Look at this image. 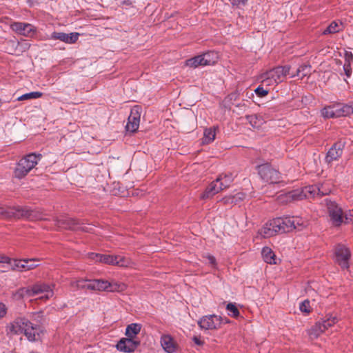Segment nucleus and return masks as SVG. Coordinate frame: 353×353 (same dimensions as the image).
Returning a JSON list of instances; mask_svg holds the SVG:
<instances>
[{"label": "nucleus", "mask_w": 353, "mask_h": 353, "mask_svg": "<svg viewBox=\"0 0 353 353\" xmlns=\"http://www.w3.org/2000/svg\"><path fill=\"white\" fill-rule=\"evenodd\" d=\"M20 296H40L41 299H48L54 294L52 286L46 283H36L30 288H21L18 291Z\"/></svg>", "instance_id": "20e7f679"}, {"label": "nucleus", "mask_w": 353, "mask_h": 353, "mask_svg": "<svg viewBox=\"0 0 353 353\" xmlns=\"http://www.w3.org/2000/svg\"><path fill=\"white\" fill-rule=\"evenodd\" d=\"M185 65L188 67L192 68H196L199 66H205L202 55L196 56L193 58L186 60Z\"/></svg>", "instance_id": "473e14b6"}, {"label": "nucleus", "mask_w": 353, "mask_h": 353, "mask_svg": "<svg viewBox=\"0 0 353 353\" xmlns=\"http://www.w3.org/2000/svg\"><path fill=\"white\" fill-rule=\"evenodd\" d=\"M342 24L336 21L332 22L328 27L323 31V34H333L339 32L341 30Z\"/></svg>", "instance_id": "f704fd0d"}, {"label": "nucleus", "mask_w": 353, "mask_h": 353, "mask_svg": "<svg viewBox=\"0 0 353 353\" xmlns=\"http://www.w3.org/2000/svg\"><path fill=\"white\" fill-rule=\"evenodd\" d=\"M262 257L265 262L269 264H276V259L274 252L268 247L263 248L261 252Z\"/></svg>", "instance_id": "393cba45"}, {"label": "nucleus", "mask_w": 353, "mask_h": 353, "mask_svg": "<svg viewBox=\"0 0 353 353\" xmlns=\"http://www.w3.org/2000/svg\"><path fill=\"white\" fill-rule=\"evenodd\" d=\"M99 262L104 264L117 265L123 268L130 267L132 264L131 260L124 256L101 254L100 256Z\"/></svg>", "instance_id": "9b49d317"}, {"label": "nucleus", "mask_w": 353, "mask_h": 353, "mask_svg": "<svg viewBox=\"0 0 353 353\" xmlns=\"http://www.w3.org/2000/svg\"><path fill=\"white\" fill-rule=\"evenodd\" d=\"M30 320L25 316H18L6 325L8 336H13L23 334L26 327L29 325Z\"/></svg>", "instance_id": "6e6552de"}, {"label": "nucleus", "mask_w": 353, "mask_h": 353, "mask_svg": "<svg viewBox=\"0 0 353 353\" xmlns=\"http://www.w3.org/2000/svg\"><path fill=\"white\" fill-rule=\"evenodd\" d=\"M325 202L332 224L335 226L341 225L345 217L342 208L334 201L325 199Z\"/></svg>", "instance_id": "1a4fd4ad"}, {"label": "nucleus", "mask_w": 353, "mask_h": 353, "mask_svg": "<svg viewBox=\"0 0 353 353\" xmlns=\"http://www.w3.org/2000/svg\"><path fill=\"white\" fill-rule=\"evenodd\" d=\"M202 55L205 65L214 64L218 60V54L214 52H208Z\"/></svg>", "instance_id": "72a5a7b5"}, {"label": "nucleus", "mask_w": 353, "mask_h": 353, "mask_svg": "<svg viewBox=\"0 0 353 353\" xmlns=\"http://www.w3.org/2000/svg\"><path fill=\"white\" fill-rule=\"evenodd\" d=\"M274 221L279 233L288 232L293 230L291 216L278 217L274 219Z\"/></svg>", "instance_id": "aec40b11"}, {"label": "nucleus", "mask_w": 353, "mask_h": 353, "mask_svg": "<svg viewBox=\"0 0 353 353\" xmlns=\"http://www.w3.org/2000/svg\"><path fill=\"white\" fill-rule=\"evenodd\" d=\"M0 216L5 218H10L11 216H15V214L12 209L5 208L0 206Z\"/></svg>", "instance_id": "a19ab883"}, {"label": "nucleus", "mask_w": 353, "mask_h": 353, "mask_svg": "<svg viewBox=\"0 0 353 353\" xmlns=\"http://www.w3.org/2000/svg\"><path fill=\"white\" fill-rule=\"evenodd\" d=\"M203 257L206 258L208 261V263L213 268H216V259L214 256L208 254L207 255L204 256Z\"/></svg>", "instance_id": "a18cd8bd"}, {"label": "nucleus", "mask_w": 353, "mask_h": 353, "mask_svg": "<svg viewBox=\"0 0 353 353\" xmlns=\"http://www.w3.org/2000/svg\"><path fill=\"white\" fill-rule=\"evenodd\" d=\"M328 190H323V185H314L306 186L302 189H296L279 195L281 202H291L293 201L302 200L305 198L314 197L327 194Z\"/></svg>", "instance_id": "f03ea898"}, {"label": "nucleus", "mask_w": 353, "mask_h": 353, "mask_svg": "<svg viewBox=\"0 0 353 353\" xmlns=\"http://www.w3.org/2000/svg\"><path fill=\"white\" fill-rule=\"evenodd\" d=\"M12 259L8 258L5 255H0V263H7L11 267V262Z\"/></svg>", "instance_id": "09e8293b"}, {"label": "nucleus", "mask_w": 353, "mask_h": 353, "mask_svg": "<svg viewBox=\"0 0 353 353\" xmlns=\"http://www.w3.org/2000/svg\"><path fill=\"white\" fill-rule=\"evenodd\" d=\"M345 219L351 222H353V209L349 210V212L347 214H345Z\"/></svg>", "instance_id": "864d4df0"}, {"label": "nucleus", "mask_w": 353, "mask_h": 353, "mask_svg": "<svg viewBox=\"0 0 353 353\" xmlns=\"http://www.w3.org/2000/svg\"><path fill=\"white\" fill-rule=\"evenodd\" d=\"M226 310L228 312V315L232 317L236 318L239 315V311L234 303H228L226 306Z\"/></svg>", "instance_id": "4c0bfd02"}, {"label": "nucleus", "mask_w": 353, "mask_h": 353, "mask_svg": "<svg viewBox=\"0 0 353 353\" xmlns=\"http://www.w3.org/2000/svg\"><path fill=\"white\" fill-rule=\"evenodd\" d=\"M248 0H232V4L236 6H245Z\"/></svg>", "instance_id": "3c124183"}, {"label": "nucleus", "mask_w": 353, "mask_h": 353, "mask_svg": "<svg viewBox=\"0 0 353 353\" xmlns=\"http://www.w3.org/2000/svg\"><path fill=\"white\" fill-rule=\"evenodd\" d=\"M140 344L139 341H136L131 338H123L117 344L116 347L118 350L123 352H134Z\"/></svg>", "instance_id": "f3484780"}, {"label": "nucleus", "mask_w": 353, "mask_h": 353, "mask_svg": "<svg viewBox=\"0 0 353 353\" xmlns=\"http://www.w3.org/2000/svg\"><path fill=\"white\" fill-rule=\"evenodd\" d=\"M140 110L141 108L137 105L132 108L130 114L128 117L127 125L125 126L127 131L134 132L138 130L141 117Z\"/></svg>", "instance_id": "2eb2a0df"}, {"label": "nucleus", "mask_w": 353, "mask_h": 353, "mask_svg": "<svg viewBox=\"0 0 353 353\" xmlns=\"http://www.w3.org/2000/svg\"><path fill=\"white\" fill-rule=\"evenodd\" d=\"M338 321L339 319L336 315H333L332 314H327L323 319L319 321V323L321 328L325 332L330 327L334 325Z\"/></svg>", "instance_id": "b1692460"}, {"label": "nucleus", "mask_w": 353, "mask_h": 353, "mask_svg": "<svg viewBox=\"0 0 353 353\" xmlns=\"http://www.w3.org/2000/svg\"><path fill=\"white\" fill-rule=\"evenodd\" d=\"M56 225L59 228L69 229V230H78L83 228L79 226L77 221L72 218L67 216H61L54 220Z\"/></svg>", "instance_id": "a211bd4d"}, {"label": "nucleus", "mask_w": 353, "mask_h": 353, "mask_svg": "<svg viewBox=\"0 0 353 353\" xmlns=\"http://www.w3.org/2000/svg\"><path fill=\"white\" fill-rule=\"evenodd\" d=\"M343 144L342 143H335L327 152L326 161L330 163L337 160L343 154Z\"/></svg>", "instance_id": "412c9836"}, {"label": "nucleus", "mask_w": 353, "mask_h": 353, "mask_svg": "<svg viewBox=\"0 0 353 353\" xmlns=\"http://www.w3.org/2000/svg\"><path fill=\"white\" fill-rule=\"evenodd\" d=\"M232 197L234 199V205H236L245 199V194L242 192H239L235 194L232 195Z\"/></svg>", "instance_id": "37998d69"}, {"label": "nucleus", "mask_w": 353, "mask_h": 353, "mask_svg": "<svg viewBox=\"0 0 353 353\" xmlns=\"http://www.w3.org/2000/svg\"><path fill=\"white\" fill-rule=\"evenodd\" d=\"M39 261V260L37 258L27 259V263H28L27 270H28V271L32 270V269L37 268V266H39V264L37 263V262H38Z\"/></svg>", "instance_id": "79ce46f5"}, {"label": "nucleus", "mask_w": 353, "mask_h": 353, "mask_svg": "<svg viewBox=\"0 0 353 353\" xmlns=\"http://www.w3.org/2000/svg\"><path fill=\"white\" fill-rule=\"evenodd\" d=\"M10 27L13 31L25 37H33L36 32L35 27L30 23L14 22Z\"/></svg>", "instance_id": "dca6fc26"}, {"label": "nucleus", "mask_w": 353, "mask_h": 353, "mask_svg": "<svg viewBox=\"0 0 353 353\" xmlns=\"http://www.w3.org/2000/svg\"><path fill=\"white\" fill-rule=\"evenodd\" d=\"M234 176L232 174H225L220 175L216 181L223 190L228 188L232 183Z\"/></svg>", "instance_id": "bb28decb"}, {"label": "nucleus", "mask_w": 353, "mask_h": 353, "mask_svg": "<svg viewBox=\"0 0 353 353\" xmlns=\"http://www.w3.org/2000/svg\"><path fill=\"white\" fill-rule=\"evenodd\" d=\"M27 259H12L10 268L20 272L28 271Z\"/></svg>", "instance_id": "c85d7f7f"}, {"label": "nucleus", "mask_w": 353, "mask_h": 353, "mask_svg": "<svg viewBox=\"0 0 353 353\" xmlns=\"http://www.w3.org/2000/svg\"><path fill=\"white\" fill-rule=\"evenodd\" d=\"M161 345L168 353H173L176 352L177 348V344L173 338L168 334H164L161 337Z\"/></svg>", "instance_id": "5701e85b"}, {"label": "nucleus", "mask_w": 353, "mask_h": 353, "mask_svg": "<svg viewBox=\"0 0 353 353\" xmlns=\"http://www.w3.org/2000/svg\"><path fill=\"white\" fill-rule=\"evenodd\" d=\"M43 93L41 92H32L29 93L24 94L17 98V101H25V100H31L34 99H39L41 97Z\"/></svg>", "instance_id": "c9c22d12"}, {"label": "nucleus", "mask_w": 353, "mask_h": 353, "mask_svg": "<svg viewBox=\"0 0 353 353\" xmlns=\"http://www.w3.org/2000/svg\"><path fill=\"white\" fill-rule=\"evenodd\" d=\"M323 332L324 331L321 328L319 321L307 330V334L310 338L312 340L317 339Z\"/></svg>", "instance_id": "2f4dec72"}, {"label": "nucleus", "mask_w": 353, "mask_h": 353, "mask_svg": "<svg viewBox=\"0 0 353 353\" xmlns=\"http://www.w3.org/2000/svg\"><path fill=\"white\" fill-rule=\"evenodd\" d=\"M293 230H301L308 225V221L300 216H291Z\"/></svg>", "instance_id": "cd10ccee"}, {"label": "nucleus", "mask_w": 353, "mask_h": 353, "mask_svg": "<svg viewBox=\"0 0 353 353\" xmlns=\"http://www.w3.org/2000/svg\"><path fill=\"white\" fill-rule=\"evenodd\" d=\"M45 333L44 330L39 325L32 323L30 321L26 327L23 335L30 342L41 341Z\"/></svg>", "instance_id": "f8f14e48"}, {"label": "nucleus", "mask_w": 353, "mask_h": 353, "mask_svg": "<svg viewBox=\"0 0 353 353\" xmlns=\"http://www.w3.org/2000/svg\"><path fill=\"white\" fill-rule=\"evenodd\" d=\"M41 158V154L31 153L21 159L17 163L14 170V176L21 179L35 167Z\"/></svg>", "instance_id": "39448f33"}, {"label": "nucleus", "mask_w": 353, "mask_h": 353, "mask_svg": "<svg viewBox=\"0 0 353 353\" xmlns=\"http://www.w3.org/2000/svg\"><path fill=\"white\" fill-rule=\"evenodd\" d=\"M274 219L268 221L259 231L258 235L262 238H270L279 233Z\"/></svg>", "instance_id": "6ab92c4d"}, {"label": "nucleus", "mask_w": 353, "mask_h": 353, "mask_svg": "<svg viewBox=\"0 0 353 353\" xmlns=\"http://www.w3.org/2000/svg\"><path fill=\"white\" fill-rule=\"evenodd\" d=\"M249 123L254 128H260L264 123V119L260 115L252 114L246 117Z\"/></svg>", "instance_id": "c756f323"}, {"label": "nucleus", "mask_w": 353, "mask_h": 353, "mask_svg": "<svg viewBox=\"0 0 353 353\" xmlns=\"http://www.w3.org/2000/svg\"><path fill=\"white\" fill-rule=\"evenodd\" d=\"M321 113L325 119L345 117L353 113V104H334L323 108Z\"/></svg>", "instance_id": "423d86ee"}, {"label": "nucleus", "mask_w": 353, "mask_h": 353, "mask_svg": "<svg viewBox=\"0 0 353 353\" xmlns=\"http://www.w3.org/2000/svg\"><path fill=\"white\" fill-rule=\"evenodd\" d=\"M350 250L344 245H339L335 248V259L343 269L349 268Z\"/></svg>", "instance_id": "4468645a"}, {"label": "nucleus", "mask_w": 353, "mask_h": 353, "mask_svg": "<svg viewBox=\"0 0 353 353\" xmlns=\"http://www.w3.org/2000/svg\"><path fill=\"white\" fill-rule=\"evenodd\" d=\"M299 310L301 312L308 314L312 311L310 301L308 300H304L299 304Z\"/></svg>", "instance_id": "58836bf2"}, {"label": "nucleus", "mask_w": 353, "mask_h": 353, "mask_svg": "<svg viewBox=\"0 0 353 353\" xmlns=\"http://www.w3.org/2000/svg\"><path fill=\"white\" fill-rule=\"evenodd\" d=\"M222 201L225 204L234 205V199L232 195H228L222 199Z\"/></svg>", "instance_id": "de8ad7c7"}, {"label": "nucleus", "mask_w": 353, "mask_h": 353, "mask_svg": "<svg viewBox=\"0 0 353 353\" xmlns=\"http://www.w3.org/2000/svg\"><path fill=\"white\" fill-rule=\"evenodd\" d=\"M310 72V66L307 65H301L297 69V76L303 78Z\"/></svg>", "instance_id": "ea45409f"}, {"label": "nucleus", "mask_w": 353, "mask_h": 353, "mask_svg": "<svg viewBox=\"0 0 353 353\" xmlns=\"http://www.w3.org/2000/svg\"><path fill=\"white\" fill-rule=\"evenodd\" d=\"M229 323L230 321L227 318H223L215 314L204 316L198 321L199 327L205 330H218L220 329L223 325Z\"/></svg>", "instance_id": "0eeeda50"}, {"label": "nucleus", "mask_w": 353, "mask_h": 353, "mask_svg": "<svg viewBox=\"0 0 353 353\" xmlns=\"http://www.w3.org/2000/svg\"><path fill=\"white\" fill-rule=\"evenodd\" d=\"M194 343L197 345H203L204 344V341L199 336H194L192 339Z\"/></svg>", "instance_id": "603ef678"}, {"label": "nucleus", "mask_w": 353, "mask_h": 353, "mask_svg": "<svg viewBox=\"0 0 353 353\" xmlns=\"http://www.w3.org/2000/svg\"><path fill=\"white\" fill-rule=\"evenodd\" d=\"M7 314V307L5 304L0 303V319L3 318Z\"/></svg>", "instance_id": "8fccbe9b"}, {"label": "nucleus", "mask_w": 353, "mask_h": 353, "mask_svg": "<svg viewBox=\"0 0 353 353\" xmlns=\"http://www.w3.org/2000/svg\"><path fill=\"white\" fill-rule=\"evenodd\" d=\"M223 190L216 179L212 181L205 190V191L200 195L201 199H211L214 195Z\"/></svg>", "instance_id": "4be33fe9"}, {"label": "nucleus", "mask_w": 353, "mask_h": 353, "mask_svg": "<svg viewBox=\"0 0 353 353\" xmlns=\"http://www.w3.org/2000/svg\"><path fill=\"white\" fill-rule=\"evenodd\" d=\"M80 34L78 32H70L69 34L61 32H53L47 35L48 40H59L67 44H73L77 41Z\"/></svg>", "instance_id": "ddd939ff"}, {"label": "nucleus", "mask_w": 353, "mask_h": 353, "mask_svg": "<svg viewBox=\"0 0 353 353\" xmlns=\"http://www.w3.org/2000/svg\"><path fill=\"white\" fill-rule=\"evenodd\" d=\"M350 59L351 60L352 59V55L350 57H349L348 59H346V62L345 63V64L343 65V69H344L345 73L346 76L348 77L351 74V67H350Z\"/></svg>", "instance_id": "c03bdc74"}, {"label": "nucleus", "mask_w": 353, "mask_h": 353, "mask_svg": "<svg viewBox=\"0 0 353 353\" xmlns=\"http://www.w3.org/2000/svg\"><path fill=\"white\" fill-rule=\"evenodd\" d=\"M290 66H279L262 73L259 79L265 87L273 88L284 81L289 73Z\"/></svg>", "instance_id": "7ed1b4c3"}, {"label": "nucleus", "mask_w": 353, "mask_h": 353, "mask_svg": "<svg viewBox=\"0 0 353 353\" xmlns=\"http://www.w3.org/2000/svg\"><path fill=\"white\" fill-rule=\"evenodd\" d=\"M71 287L75 289H88L97 291L123 292L126 285L122 283L109 282L105 280H83L79 279L71 282Z\"/></svg>", "instance_id": "f257e3e1"}, {"label": "nucleus", "mask_w": 353, "mask_h": 353, "mask_svg": "<svg viewBox=\"0 0 353 353\" xmlns=\"http://www.w3.org/2000/svg\"><path fill=\"white\" fill-rule=\"evenodd\" d=\"M141 330V324L131 323L128 325L125 329V335L127 337L134 339L135 336L140 332Z\"/></svg>", "instance_id": "a878e982"}, {"label": "nucleus", "mask_w": 353, "mask_h": 353, "mask_svg": "<svg viewBox=\"0 0 353 353\" xmlns=\"http://www.w3.org/2000/svg\"><path fill=\"white\" fill-rule=\"evenodd\" d=\"M216 127L206 128L204 130L203 132V143L205 144H208L210 143H212L216 136Z\"/></svg>", "instance_id": "7c9ffc66"}, {"label": "nucleus", "mask_w": 353, "mask_h": 353, "mask_svg": "<svg viewBox=\"0 0 353 353\" xmlns=\"http://www.w3.org/2000/svg\"><path fill=\"white\" fill-rule=\"evenodd\" d=\"M100 256H101V254L93 253V252L89 253L88 254V259H90V260L94 261L95 262H99Z\"/></svg>", "instance_id": "49530a36"}, {"label": "nucleus", "mask_w": 353, "mask_h": 353, "mask_svg": "<svg viewBox=\"0 0 353 353\" xmlns=\"http://www.w3.org/2000/svg\"><path fill=\"white\" fill-rule=\"evenodd\" d=\"M270 88L261 83V85L255 89L254 92L258 97H264L269 93Z\"/></svg>", "instance_id": "e433bc0d"}, {"label": "nucleus", "mask_w": 353, "mask_h": 353, "mask_svg": "<svg viewBox=\"0 0 353 353\" xmlns=\"http://www.w3.org/2000/svg\"><path fill=\"white\" fill-rule=\"evenodd\" d=\"M258 173L261 178L268 183H276L279 182L280 174L269 163H264L257 167Z\"/></svg>", "instance_id": "9d476101"}]
</instances>
